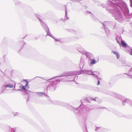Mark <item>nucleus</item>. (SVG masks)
I'll list each match as a JSON object with an SVG mask.
<instances>
[{
    "instance_id": "nucleus-1",
    "label": "nucleus",
    "mask_w": 132,
    "mask_h": 132,
    "mask_svg": "<svg viewBox=\"0 0 132 132\" xmlns=\"http://www.w3.org/2000/svg\"><path fill=\"white\" fill-rule=\"evenodd\" d=\"M121 43L122 44V45H123V46L125 47L127 45L126 44V43H125V42L123 40H122L121 41Z\"/></svg>"
},
{
    "instance_id": "nucleus-2",
    "label": "nucleus",
    "mask_w": 132,
    "mask_h": 132,
    "mask_svg": "<svg viewBox=\"0 0 132 132\" xmlns=\"http://www.w3.org/2000/svg\"><path fill=\"white\" fill-rule=\"evenodd\" d=\"M5 87H10V88H12L13 87V85H11V84H8L6 85H5Z\"/></svg>"
},
{
    "instance_id": "nucleus-3",
    "label": "nucleus",
    "mask_w": 132,
    "mask_h": 132,
    "mask_svg": "<svg viewBox=\"0 0 132 132\" xmlns=\"http://www.w3.org/2000/svg\"><path fill=\"white\" fill-rule=\"evenodd\" d=\"M96 63V61L95 60H92L90 62V64H93Z\"/></svg>"
},
{
    "instance_id": "nucleus-4",
    "label": "nucleus",
    "mask_w": 132,
    "mask_h": 132,
    "mask_svg": "<svg viewBox=\"0 0 132 132\" xmlns=\"http://www.w3.org/2000/svg\"><path fill=\"white\" fill-rule=\"evenodd\" d=\"M113 53L114 54H116V55L119 54L118 52L116 51H113Z\"/></svg>"
},
{
    "instance_id": "nucleus-5",
    "label": "nucleus",
    "mask_w": 132,
    "mask_h": 132,
    "mask_svg": "<svg viewBox=\"0 0 132 132\" xmlns=\"http://www.w3.org/2000/svg\"><path fill=\"white\" fill-rule=\"evenodd\" d=\"M117 57L118 59H119L120 57V55L119 54H118L117 55Z\"/></svg>"
},
{
    "instance_id": "nucleus-6",
    "label": "nucleus",
    "mask_w": 132,
    "mask_h": 132,
    "mask_svg": "<svg viewBox=\"0 0 132 132\" xmlns=\"http://www.w3.org/2000/svg\"><path fill=\"white\" fill-rule=\"evenodd\" d=\"M100 84V81H98V85H99Z\"/></svg>"
},
{
    "instance_id": "nucleus-7",
    "label": "nucleus",
    "mask_w": 132,
    "mask_h": 132,
    "mask_svg": "<svg viewBox=\"0 0 132 132\" xmlns=\"http://www.w3.org/2000/svg\"><path fill=\"white\" fill-rule=\"evenodd\" d=\"M23 89H24V90H26V89L25 88L24 86H23Z\"/></svg>"
},
{
    "instance_id": "nucleus-8",
    "label": "nucleus",
    "mask_w": 132,
    "mask_h": 132,
    "mask_svg": "<svg viewBox=\"0 0 132 132\" xmlns=\"http://www.w3.org/2000/svg\"><path fill=\"white\" fill-rule=\"evenodd\" d=\"M40 93L42 95H43V94L44 95V93Z\"/></svg>"
},
{
    "instance_id": "nucleus-9",
    "label": "nucleus",
    "mask_w": 132,
    "mask_h": 132,
    "mask_svg": "<svg viewBox=\"0 0 132 132\" xmlns=\"http://www.w3.org/2000/svg\"><path fill=\"white\" fill-rule=\"evenodd\" d=\"M131 55H132V49L131 50Z\"/></svg>"
}]
</instances>
